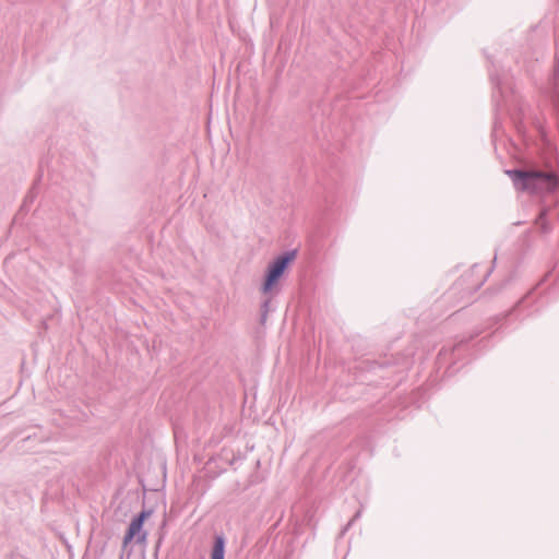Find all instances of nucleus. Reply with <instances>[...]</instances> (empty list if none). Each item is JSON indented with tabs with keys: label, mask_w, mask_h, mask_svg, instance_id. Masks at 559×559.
I'll return each instance as SVG.
<instances>
[{
	"label": "nucleus",
	"mask_w": 559,
	"mask_h": 559,
	"mask_svg": "<svg viewBox=\"0 0 559 559\" xmlns=\"http://www.w3.org/2000/svg\"><path fill=\"white\" fill-rule=\"evenodd\" d=\"M296 250L285 251L284 253L277 255L267 266L264 281L261 286V292L263 294H271L273 292L277 293L276 287L288 269L289 264L296 258Z\"/></svg>",
	"instance_id": "f03ea898"
},
{
	"label": "nucleus",
	"mask_w": 559,
	"mask_h": 559,
	"mask_svg": "<svg viewBox=\"0 0 559 559\" xmlns=\"http://www.w3.org/2000/svg\"><path fill=\"white\" fill-rule=\"evenodd\" d=\"M270 305H271V300L270 299H265L262 305H261V311L262 312H267L270 311Z\"/></svg>",
	"instance_id": "1a4fd4ad"
},
{
	"label": "nucleus",
	"mask_w": 559,
	"mask_h": 559,
	"mask_svg": "<svg viewBox=\"0 0 559 559\" xmlns=\"http://www.w3.org/2000/svg\"><path fill=\"white\" fill-rule=\"evenodd\" d=\"M490 80L493 84L492 98L495 102L496 111L507 110L509 104L513 100L514 94L511 87L510 78L507 74L502 76L490 72Z\"/></svg>",
	"instance_id": "7ed1b4c3"
},
{
	"label": "nucleus",
	"mask_w": 559,
	"mask_h": 559,
	"mask_svg": "<svg viewBox=\"0 0 559 559\" xmlns=\"http://www.w3.org/2000/svg\"><path fill=\"white\" fill-rule=\"evenodd\" d=\"M463 346H465V343L461 342V343L456 344L451 349L450 353L445 348L441 349L440 353L438 354L439 364H443L447 360L448 355H451V356L454 355L456 352H460Z\"/></svg>",
	"instance_id": "0eeeda50"
},
{
	"label": "nucleus",
	"mask_w": 559,
	"mask_h": 559,
	"mask_svg": "<svg viewBox=\"0 0 559 559\" xmlns=\"http://www.w3.org/2000/svg\"><path fill=\"white\" fill-rule=\"evenodd\" d=\"M226 540L223 535H216L212 548L211 559H225Z\"/></svg>",
	"instance_id": "39448f33"
},
{
	"label": "nucleus",
	"mask_w": 559,
	"mask_h": 559,
	"mask_svg": "<svg viewBox=\"0 0 559 559\" xmlns=\"http://www.w3.org/2000/svg\"><path fill=\"white\" fill-rule=\"evenodd\" d=\"M266 318H267V312H262L261 311V316H260V323L261 324H264L265 321H266Z\"/></svg>",
	"instance_id": "9d476101"
},
{
	"label": "nucleus",
	"mask_w": 559,
	"mask_h": 559,
	"mask_svg": "<svg viewBox=\"0 0 559 559\" xmlns=\"http://www.w3.org/2000/svg\"><path fill=\"white\" fill-rule=\"evenodd\" d=\"M507 174L521 191L543 197V204L535 226L543 235L552 231L549 217L559 221V176L554 171L511 169Z\"/></svg>",
	"instance_id": "f257e3e1"
},
{
	"label": "nucleus",
	"mask_w": 559,
	"mask_h": 559,
	"mask_svg": "<svg viewBox=\"0 0 559 559\" xmlns=\"http://www.w3.org/2000/svg\"><path fill=\"white\" fill-rule=\"evenodd\" d=\"M498 124H499V123H498V121L496 120V121H495V126H493V130H495V132H497V130H498Z\"/></svg>",
	"instance_id": "9b49d317"
},
{
	"label": "nucleus",
	"mask_w": 559,
	"mask_h": 559,
	"mask_svg": "<svg viewBox=\"0 0 559 559\" xmlns=\"http://www.w3.org/2000/svg\"><path fill=\"white\" fill-rule=\"evenodd\" d=\"M360 515H361V511H360V510H358V511L355 513V515L352 518V520H350V521H349V522H348V523L343 527V530L341 531V534H340V535H341V536H344V535H345V533L349 530V527L354 524V522L360 518Z\"/></svg>",
	"instance_id": "6e6552de"
},
{
	"label": "nucleus",
	"mask_w": 559,
	"mask_h": 559,
	"mask_svg": "<svg viewBox=\"0 0 559 559\" xmlns=\"http://www.w3.org/2000/svg\"><path fill=\"white\" fill-rule=\"evenodd\" d=\"M148 514H150L148 512L142 511L131 521V523L126 532V535L123 537L124 545L130 543L135 536H136L138 543L145 540L146 533L141 534V531L143 528L144 521Z\"/></svg>",
	"instance_id": "20e7f679"
},
{
	"label": "nucleus",
	"mask_w": 559,
	"mask_h": 559,
	"mask_svg": "<svg viewBox=\"0 0 559 559\" xmlns=\"http://www.w3.org/2000/svg\"><path fill=\"white\" fill-rule=\"evenodd\" d=\"M480 269H483V270H484V276L481 277V280H479V281L474 285V288H475V289H478V288H480V287L484 285V283L487 281L488 276L490 275V273H491V271H492V269H486V267H484L483 265H480V264H477V263H476V264H474V265L472 266V269H471V273H472V274H475V273H477Z\"/></svg>",
	"instance_id": "423d86ee"
},
{
	"label": "nucleus",
	"mask_w": 559,
	"mask_h": 559,
	"mask_svg": "<svg viewBox=\"0 0 559 559\" xmlns=\"http://www.w3.org/2000/svg\"><path fill=\"white\" fill-rule=\"evenodd\" d=\"M28 200H31V201H32V199H31L29 197H25V202H24V204H25Z\"/></svg>",
	"instance_id": "f8f14e48"
}]
</instances>
